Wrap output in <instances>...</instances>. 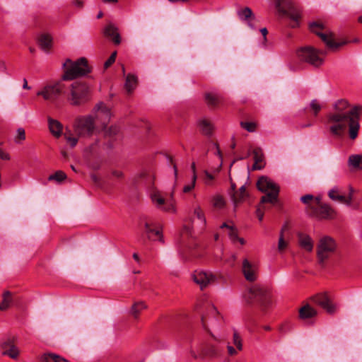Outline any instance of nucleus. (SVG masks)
<instances>
[{"mask_svg":"<svg viewBox=\"0 0 362 362\" xmlns=\"http://www.w3.org/2000/svg\"><path fill=\"white\" fill-rule=\"evenodd\" d=\"M333 112L327 115L326 124L330 134L334 137H342L348 129L351 139L354 140L360 129L359 119L362 106H351L344 99L337 100L333 105Z\"/></svg>","mask_w":362,"mask_h":362,"instance_id":"f257e3e1","label":"nucleus"},{"mask_svg":"<svg viewBox=\"0 0 362 362\" xmlns=\"http://www.w3.org/2000/svg\"><path fill=\"white\" fill-rule=\"evenodd\" d=\"M92 67L88 64L85 57H81L76 61L66 59L62 64L63 81H71L75 78L86 76L90 73Z\"/></svg>","mask_w":362,"mask_h":362,"instance_id":"f03ea898","label":"nucleus"},{"mask_svg":"<svg viewBox=\"0 0 362 362\" xmlns=\"http://www.w3.org/2000/svg\"><path fill=\"white\" fill-rule=\"evenodd\" d=\"M248 303H256L261 315L267 314L273 304L270 291L264 287L254 286L245 296Z\"/></svg>","mask_w":362,"mask_h":362,"instance_id":"7ed1b4c3","label":"nucleus"},{"mask_svg":"<svg viewBox=\"0 0 362 362\" xmlns=\"http://www.w3.org/2000/svg\"><path fill=\"white\" fill-rule=\"evenodd\" d=\"M303 203L307 205V213L317 218H332L334 211L327 204H322L318 197L314 198L311 194H306L300 197Z\"/></svg>","mask_w":362,"mask_h":362,"instance_id":"20e7f679","label":"nucleus"},{"mask_svg":"<svg viewBox=\"0 0 362 362\" xmlns=\"http://www.w3.org/2000/svg\"><path fill=\"white\" fill-rule=\"evenodd\" d=\"M296 54L299 61L315 67H319L324 63V58L327 52L310 45H305L299 47Z\"/></svg>","mask_w":362,"mask_h":362,"instance_id":"39448f33","label":"nucleus"},{"mask_svg":"<svg viewBox=\"0 0 362 362\" xmlns=\"http://www.w3.org/2000/svg\"><path fill=\"white\" fill-rule=\"evenodd\" d=\"M90 96L89 86L85 82L75 81L69 88L67 100L74 106H80L87 103Z\"/></svg>","mask_w":362,"mask_h":362,"instance_id":"423d86ee","label":"nucleus"},{"mask_svg":"<svg viewBox=\"0 0 362 362\" xmlns=\"http://www.w3.org/2000/svg\"><path fill=\"white\" fill-rule=\"evenodd\" d=\"M177 242L179 252L184 259H189L191 257L197 255V250L192 245V228L190 226H183Z\"/></svg>","mask_w":362,"mask_h":362,"instance_id":"0eeeda50","label":"nucleus"},{"mask_svg":"<svg viewBox=\"0 0 362 362\" xmlns=\"http://www.w3.org/2000/svg\"><path fill=\"white\" fill-rule=\"evenodd\" d=\"M311 32L315 33L320 37L327 47L331 51H337L340 47L347 44V41H337L332 33H327L325 31V25L320 21H314L309 25Z\"/></svg>","mask_w":362,"mask_h":362,"instance_id":"6e6552de","label":"nucleus"},{"mask_svg":"<svg viewBox=\"0 0 362 362\" xmlns=\"http://www.w3.org/2000/svg\"><path fill=\"white\" fill-rule=\"evenodd\" d=\"M257 187L259 191L266 193L261 198V205L266 203L274 205L277 202L279 187L270 179L266 176L260 177L257 181Z\"/></svg>","mask_w":362,"mask_h":362,"instance_id":"1a4fd4ad","label":"nucleus"},{"mask_svg":"<svg viewBox=\"0 0 362 362\" xmlns=\"http://www.w3.org/2000/svg\"><path fill=\"white\" fill-rule=\"evenodd\" d=\"M272 1L279 15L290 19L289 25L291 28H296L299 25L300 13L291 0H272Z\"/></svg>","mask_w":362,"mask_h":362,"instance_id":"9d476101","label":"nucleus"},{"mask_svg":"<svg viewBox=\"0 0 362 362\" xmlns=\"http://www.w3.org/2000/svg\"><path fill=\"white\" fill-rule=\"evenodd\" d=\"M74 131L81 138L90 137L96 129V124L93 115L80 116L75 119Z\"/></svg>","mask_w":362,"mask_h":362,"instance_id":"9b49d317","label":"nucleus"},{"mask_svg":"<svg viewBox=\"0 0 362 362\" xmlns=\"http://www.w3.org/2000/svg\"><path fill=\"white\" fill-rule=\"evenodd\" d=\"M337 243L335 240L329 236H323L320 238L317 244V257L321 265L325 264L336 252Z\"/></svg>","mask_w":362,"mask_h":362,"instance_id":"f8f14e48","label":"nucleus"},{"mask_svg":"<svg viewBox=\"0 0 362 362\" xmlns=\"http://www.w3.org/2000/svg\"><path fill=\"white\" fill-rule=\"evenodd\" d=\"M221 319V316L217 309L211 304L206 305L205 312L201 316L202 327L206 334L216 341H221L222 339L214 335L209 327V321H216L218 322Z\"/></svg>","mask_w":362,"mask_h":362,"instance_id":"ddd939ff","label":"nucleus"},{"mask_svg":"<svg viewBox=\"0 0 362 362\" xmlns=\"http://www.w3.org/2000/svg\"><path fill=\"white\" fill-rule=\"evenodd\" d=\"M63 89L64 85L61 81L48 83L37 92V95L51 103H55L63 93Z\"/></svg>","mask_w":362,"mask_h":362,"instance_id":"4468645a","label":"nucleus"},{"mask_svg":"<svg viewBox=\"0 0 362 362\" xmlns=\"http://www.w3.org/2000/svg\"><path fill=\"white\" fill-rule=\"evenodd\" d=\"M322 107L318 100H311L308 105L303 109L306 119L305 121L300 124V128L306 129L313 127L315 124V119L321 111Z\"/></svg>","mask_w":362,"mask_h":362,"instance_id":"2eb2a0df","label":"nucleus"},{"mask_svg":"<svg viewBox=\"0 0 362 362\" xmlns=\"http://www.w3.org/2000/svg\"><path fill=\"white\" fill-rule=\"evenodd\" d=\"M95 122H97L100 126L105 127L109 123L112 112L110 109L103 103L97 104L93 110Z\"/></svg>","mask_w":362,"mask_h":362,"instance_id":"dca6fc26","label":"nucleus"},{"mask_svg":"<svg viewBox=\"0 0 362 362\" xmlns=\"http://www.w3.org/2000/svg\"><path fill=\"white\" fill-rule=\"evenodd\" d=\"M16 340L15 337H8L1 341L0 348L3 355L8 356L13 359L18 358L20 352L16 346Z\"/></svg>","mask_w":362,"mask_h":362,"instance_id":"f3484780","label":"nucleus"},{"mask_svg":"<svg viewBox=\"0 0 362 362\" xmlns=\"http://www.w3.org/2000/svg\"><path fill=\"white\" fill-rule=\"evenodd\" d=\"M192 279L203 290L215 281L216 276L211 272L200 270L194 272Z\"/></svg>","mask_w":362,"mask_h":362,"instance_id":"a211bd4d","label":"nucleus"},{"mask_svg":"<svg viewBox=\"0 0 362 362\" xmlns=\"http://www.w3.org/2000/svg\"><path fill=\"white\" fill-rule=\"evenodd\" d=\"M140 224H144V233L146 235V238L148 239H151V233H155L159 238V240L163 242V238L159 228L160 226L159 223L154 221L153 219L148 218L146 216H144L141 218Z\"/></svg>","mask_w":362,"mask_h":362,"instance_id":"6ab92c4d","label":"nucleus"},{"mask_svg":"<svg viewBox=\"0 0 362 362\" xmlns=\"http://www.w3.org/2000/svg\"><path fill=\"white\" fill-rule=\"evenodd\" d=\"M205 334V340L201 346L200 351L202 355L214 357L218 355L219 350L217 345L214 343L216 342L214 339L210 337L207 334ZM221 341H217L220 343Z\"/></svg>","mask_w":362,"mask_h":362,"instance_id":"aec40b11","label":"nucleus"},{"mask_svg":"<svg viewBox=\"0 0 362 362\" xmlns=\"http://www.w3.org/2000/svg\"><path fill=\"white\" fill-rule=\"evenodd\" d=\"M241 270L244 277L247 281L253 282L257 279V267L247 259L243 260Z\"/></svg>","mask_w":362,"mask_h":362,"instance_id":"412c9836","label":"nucleus"},{"mask_svg":"<svg viewBox=\"0 0 362 362\" xmlns=\"http://www.w3.org/2000/svg\"><path fill=\"white\" fill-rule=\"evenodd\" d=\"M312 300L329 314L334 313L335 311L334 306L332 305L330 298L326 293L317 294L312 298Z\"/></svg>","mask_w":362,"mask_h":362,"instance_id":"4be33fe9","label":"nucleus"},{"mask_svg":"<svg viewBox=\"0 0 362 362\" xmlns=\"http://www.w3.org/2000/svg\"><path fill=\"white\" fill-rule=\"evenodd\" d=\"M152 201L157 204L161 209L167 212L175 211V207L172 202H165L163 197H161L159 192L153 191L151 194Z\"/></svg>","mask_w":362,"mask_h":362,"instance_id":"5701e85b","label":"nucleus"},{"mask_svg":"<svg viewBox=\"0 0 362 362\" xmlns=\"http://www.w3.org/2000/svg\"><path fill=\"white\" fill-rule=\"evenodd\" d=\"M248 196L247 192H246V188L245 185H243L238 191H236V193L230 192V199L234 204V209L236 210L238 204L243 202L245 197Z\"/></svg>","mask_w":362,"mask_h":362,"instance_id":"b1692460","label":"nucleus"},{"mask_svg":"<svg viewBox=\"0 0 362 362\" xmlns=\"http://www.w3.org/2000/svg\"><path fill=\"white\" fill-rule=\"evenodd\" d=\"M15 300V296L11 291H4L2 293V300L0 303V310H6L14 303Z\"/></svg>","mask_w":362,"mask_h":362,"instance_id":"393cba45","label":"nucleus"},{"mask_svg":"<svg viewBox=\"0 0 362 362\" xmlns=\"http://www.w3.org/2000/svg\"><path fill=\"white\" fill-rule=\"evenodd\" d=\"M254 164L252 165V170H261L264 168V154L261 148H255L253 151Z\"/></svg>","mask_w":362,"mask_h":362,"instance_id":"a878e982","label":"nucleus"},{"mask_svg":"<svg viewBox=\"0 0 362 362\" xmlns=\"http://www.w3.org/2000/svg\"><path fill=\"white\" fill-rule=\"evenodd\" d=\"M104 34L106 37L110 38L115 44H120V35L117 32V28L112 24H109L105 27Z\"/></svg>","mask_w":362,"mask_h":362,"instance_id":"bb28decb","label":"nucleus"},{"mask_svg":"<svg viewBox=\"0 0 362 362\" xmlns=\"http://www.w3.org/2000/svg\"><path fill=\"white\" fill-rule=\"evenodd\" d=\"M316 315L317 311L309 305H305L299 310V317L301 320L305 321L310 320L315 317Z\"/></svg>","mask_w":362,"mask_h":362,"instance_id":"cd10ccee","label":"nucleus"},{"mask_svg":"<svg viewBox=\"0 0 362 362\" xmlns=\"http://www.w3.org/2000/svg\"><path fill=\"white\" fill-rule=\"evenodd\" d=\"M101 127L105 138L109 139L107 141V146L110 148L112 147V140L114 139V137L117 134L118 129L117 127L112 126L107 127V125H105V127L103 126H101Z\"/></svg>","mask_w":362,"mask_h":362,"instance_id":"c85d7f7f","label":"nucleus"},{"mask_svg":"<svg viewBox=\"0 0 362 362\" xmlns=\"http://www.w3.org/2000/svg\"><path fill=\"white\" fill-rule=\"evenodd\" d=\"M200 132L205 136H211L213 134L214 127L212 124L206 119H200L198 122Z\"/></svg>","mask_w":362,"mask_h":362,"instance_id":"c756f323","label":"nucleus"},{"mask_svg":"<svg viewBox=\"0 0 362 362\" xmlns=\"http://www.w3.org/2000/svg\"><path fill=\"white\" fill-rule=\"evenodd\" d=\"M147 307V305L144 301L135 302L131 307L129 313L134 320H138L141 312L146 309Z\"/></svg>","mask_w":362,"mask_h":362,"instance_id":"7c9ffc66","label":"nucleus"},{"mask_svg":"<svg viewBox=\"0 0 362 362\" xmlns=\"http://www.w3.org/2000/svg\"><path fill=\"white\" fill-rule=\"evenodd\" d=\"M49 129L52 134L59 137L62 134V124L57 120L52 119L50 117L47 118Z\"/></svg>","mask_w":362,"mask_h":362,"instance_id":"2f4dec72","label":"nucleus"},{"mask_svg":"<svg viewBox=\"0 0 362 362\" xmlns=\"http://www.w3.org/2000/svg\"><path fill=\"white\" fill-rule=\"evenodd\" d=\"M138 83V78L137 77L132 74H129L126 76L125 83H124V88L127 93L131 94L134 90L136 88Z\"/></svg>","mask_w":362,"mask_h":362,"instance_id":"473e14b6","label":"nucleus"},{"mask_svg":"<svg viewBox=\"0 0 362 362\" xmlns=\"http://www.w3.org/2000/svg\"><path fill=\"white\" fill-rule=\"evenodd\" d=\"M140 180H143L146 185L151 186L153 183L154 175L151 173L142 172L133 179V184H138Z\"/></svg>","mask_w":362,"mask_h":362,"instance_id":"72a5a7b5","label":"nucleus"},{"mask_svg":"<svg viewBox=\"0 0 362 362\" xmlns=\"http://www.w3.org/2000/svg\"><path fill=\"white\" fill-rule=\"evenodd\" d=\"M298 241L300 245L308 252H311L313 249V242L311 238L303 233L298 234Z\"/></svg>","mask_w":362,"mask_h":362,"instance_id":"f704fd0d","label":"nucleus"},{"mask_svg":"<svg viewBox=\"0 0 362 362\" xmlns=\"http://www.w3.org/2000/svg\"><path fill=\"white\" fill-rule=\"evenodd\" d=\"M348 164L356 170L362 169V154H354L349 157Z\"/></svg>","mask_w":362,"mask_h":362,"instance_id":"c9c22d12","label":"nucleus"},{"mask_svg":"<svg viewBox=\"0 0 362 362\" xmlns=\"http://www.w3.org/2000/svg\"><path fill=\"white\" fill-rule=\"evenodd\" d=\"M38 42L44 50H49L52 47V39L48 34H41L38 37Z\"/></svg>","mask_w":362,"mask_h":362,"instance_id":"e433bc0d","label":"nucleus"},{"mask_svg":"<svg viewBox=\"0 0 362 362\" xmlns=\"http://www.w3.org/2000/svg\"><path fill=\"white\" fill-rule=\"evenodd\" d=\"M41 361L42 362H67L65 358L52 353L45 354L42 356Z\"/></svg>","mask_w":362,"mask_h":362,"instance_id":"4c0bfd02","label":"nucleus"},{"mask_svg":"<svg viewBox=\"0 0 362 362\" xmlns=\"http://www.w3.org/2000/svg\"><path fill=\"white\" fill-rule=\"evenodd\" d=\"M204 99L207 105L212 107H216L220 102L219 97L211 93H205Z\"/></svg>","mask_w":362,"mask_h":362,"instance_id":"58836bf2","label":"nucleus"},{"mask_svg":"<svg viewBox=\"0 0 362 362\" xmlns=\"http://www.w3.org/2000/svg\"><path fill=\"white\" fill-rule=\"evenodd\" d=\"M329 197L333 200L342 203L344 201V196L339 194V189L337 187L331 189L328 192Z\"/></svg>","mask_w":362,"mask_h":362,"instance_id":"ea45409f","label":"nucleus"},{"mask_svg":"<svg viewBox=\"0 0 362 362\" xmlns=\"http://www.w3.org/2000/svg\"><path fill=\"white\" fill-rule=\"evenodd\" d=\"M233 344L238 351H242L243 348V340L237 330L233 331Z\"/></svg>","mask_w":362,"mask_h":362,"instance_id":"a19ab883","label":"nucleus"},{"mask_svg":"<svg viewBox=\"0 0 362 362\" xmlns=\"http://www.w3.org/2000/svg\"><path fill=\"white\" fill-rule=\"evenodd\" d=\"M66 178V175L61 170L57 171L55 173L49 176L48 180L49 181H56L57 182H61Z\"/></svg>","mask_w":362,"mask_h":362,"instance_id":"79ce46f5","label":"nucleus"},{"mask_svg":"<svg viewBox=\"0 0 362 362\" xmlns=\"http://www.w3.org/2000/svg\"><path fill=\"white\" fill-rule=\"evenodd\" d=\"M243 320L245 325V327L248 329H251V327L254 325L255 323V320H254V317L252 316V315L250 313H247L244 315L243 317Z\"/></svg>","mask_w":362,"mask_h":362,"instance_id":"37998d69","label":"nucleus"},{"mask_svg":"<svg viewBox=\"0 0 362 362\" xmlns=\"http://www.w3.org/2000/svg\"><path fill=\"white\" fill-rule=\"evenodd\" d=\"M238 15L241 18L247 20L253 16V13L250 8L245 7L238 12Z\"/></svg>","mask_w":362,"mask_h":362,"instance_id":"c03bdc74","label":"nucleus"},{"mask_svg":"<svg viewBox=\"0 0 362 362\" xmlns=\"http://www.w3.org/2000/svg\"><path fill=\"white\" fill-rule=\"evenodd\" d=\"M194 214L198 219L202 221L203 226H205L206 218L204 216V211L199 206H197L194 209Z\"/></svg>","mask_w":362,"mask_h":362,"instance_id":"a18cd8bd","label":"nucleus"},{"mask_svg":"<svg viewBox=\"0 0 362 362\" xmlns=\"http://www.w3.org/2000/svg\"><path fill=\"white\" fill-rule=\"evenodd\" d=\"M355 192V189L352 187H349V193L347 197L344 196V201H342L341 204H344L349 206H351V202L354 199V194Z\"/></svg>","mask_w":362,"mask_h":362,"instance_id":"49530a36","label":"nucleus"},{"mask_svg":"<svg viewBox=\"0 0 362 362\" xmlns=\"http://www.w3.org/2000/svg\"><path fill=\"white\" fill-rule=\"evenodd\" d=\"M226 205V202L223 197L216 195L214 198V206L216 208H223Z\"/></svg>","mask_w":362,"mask_h":362,"instance_id":"de8ad7c7","label":"nucleus"},{"mask_svg":"<svg viewBox=\"0 0 362 362\" xmlns=\"http://www.w3.org/2000/svg\"><path fill=\"white\" fill-rule=\"evenodd\" d=\"M240 126L249 132H253L256 129V124L253 122H241Z\"/></svg>","mask_w":362,"mask_h":362,"instance_id":"09e8293b","label":"nucleus"},{"mask_svg":"<svg viewBox=\"0 0 362 362\" xmlns=\"http://www.w3.org/2000/svg\"><path fill=\"white\" fill-rule=\"evenodd\" d=\"M228 235L232 240H233V241L238 240V241H240V243L242 245L245 244L244 240L238 238L237 232L233 228H230Z\"/></svg>","mask_w":362,"mask_h":362,"instance_id":"8fccbe9b","label":"nucleus"},{"mask_svg":"<svg viewBox=\"0 0 362 362\" xmlns=\"http://www.w3.org/2000/svg\"><path fill=\"white\" fill-rule=\"evenodd\" d=\"M288 247V242L285 240V238L279 237L278 242V250L282 253L285 251Z\"/></svg>","mask_w":362,"mask_h":362,"instance_id":"3c124183","label":"nucleus"},{"mask_svg":"<svg viewBox=\"0 0 362 362\" xmlns=\"http://www.w3.org/2000/svg\"><path fill=\"white\" fill-rule=\"evenodd\" d=\"M204 177L203 180L205 184L208 185H211L212 184L213 180H214V176L209 173L207 170L204 171Z\"/></svg>","mask_w":362,"mask_h":362,"instance_id":"603ef678","label":"nucleus"},{"mask_svg":"<svg viewBox=\"0 0 362 362\" xmlns=\"http://www.w3.org/2000/svg\"><path fill=\"white\" fill-rule=\"evenodd\" d=\"M197 182V177L192 176V182L190 184L186 185L183 188V192L188 193L195 187Z\"/></svg>","mask_w":362,"mask_h":362,"instance_id":"864d4df0","label":"nucleus"},{"mask_svg":"<svg viewBox=\"0 0 362 362\" xmlns=\"http://www.w3.org/2000/svg\"><path fill=\"white\" fill-rule=\"evenodd\" d=\"M117 52H114L113 53H112L109 59L104 64L105 69H107L115 62Z\"/></svg>","mask_w":362,"mask_h":362,"instance_id":"5fc2aeb1","label":"nucleus"},{"mask_svg":"<svg viewBox=\"0 0 362 362\" xmlns=\"http://www.w3.org/2000/svg\"><path fill=\"white\" fill-rule=\"evenodd\" d=\"M25 139V132L23 128H18L17 130V136L16 137V141L19 142Z\"/></svg>","mask_w":362,"mask_h":362,"instance_id":"6e6d98bb","label":"nucleus"},{"mask_svg":"<svg viewBox=\"0 0 362 362\" xmlns=\"http://www.w3.org/2000/svg\"><path fill=\"white\" fill-rule=\"evenodd\" d=\"M64 136L71 147H74L76 145L78 142V138L73 136L71 134H65Z\"/></svg>","mask_w":362,"mask_h":362,"instance_id":"4d7b16f0","label":"nucleus"},{"mask_svg":"<svg viewBox=\"0 0 362 362\" xmlns=\"http://www.w3.org/2000/svg\"><path fill=\"white\" fill-rule=\"evenodd\" d=\"M168 161H169V163L173 165V170H174V175H175V180H177V166L175 165V163H174V161H173V157L169 156V155H167L166 156Z\"/></svg>","mask_w":362,"mask_h":362,"instance_id":"13d9d810","label":"nucleus"},{"mask_svg":"<svg viewBox=\"0 0 362 362\" xmlns=\"http://www.w3.org/2000/svg\"><path fill=\"white\" fill-rule=\"evenodd\" d=\"M227 351H228V354L230 356H236L238 354V349L235 348H234L232 345H230V344H228L227 345Z\"/></svg>","mask_w":362,"mask_h":362,"instance_id":"bf43d9fd","label":"nucleus"},{"mask_svg":"<svg viewBox=\"0 0 362 362\" xmlns=\"http://www.w3.org/2000/svg\"><path fill=\"white\" fill-rule=\"evenodd\" d=\"M90 178L92 182L97 185L98 187H102V182L100 180V178L95 174H92L90 175Z\"/></svg>","mask_w":362,"mask_h":362,"instance_id":"052dcab7","label":"nucleus"},{"mask_svg":"<svg viewBox=\"0 0 362 362\" xmlns=\"http://www.w3.org/2000/svg\"><path fill=\"white\" fill-rule=\"evenodd\" d=\"M256 215L259 221H262L264 218V211L261 206H259L256 210Z\"/></svg>","mask_w":362,"mask_h":362,"instance_id":"680f3d73","label":"nucleus"},{"mask_svg":"<svg viewBox=\"0 0 362 362\" xmlns=\"http://www.w3.org/2000/svg\"><path fill=\"white\" fill-rule=\"evenodd\" d=\"M112 176H114L115 177H116L117 179H122L124 176L123 173L122 171L117 170H112Z\"/></svg>","mask_w":362,"mask_h":362,"instance_id":"e2e57ef3","label":"nucleus"},{"mask_svg":"<svg viewBox=\"0 0 362 362\" xmlns=\"http://www.w3.org/2000/svg\"><path fill=\"white\" fill-rule=\"evenodd\" d=\"M230 191H229V193L230 192H235L236 193V185H235V183H234L231 179V177H230Z\"/></svg>","mask_w":362,"mask_h":362,"instance_id":"0e129e2a","label":"nucleus"},{"mask_svg":"<svg viewBox=\"0 0 362 362\" xmlns=\"http://www.w3.org/2000/svg\"><path fill=\"white\" fill-rule=\"evenodd\" d=\"M6 65L5 62L0 60V71L3 72H6Z\"/></svg>","mask_w":362,"mask_h":362,"instance_id":"69168bd1","label":"nucleus"},{"mask_svg":"<svg viewBox=\"0 0 362 362\" xmlns=\"http://www.w3.org/2000/svg\"><path fill=\"white\" fill-rule=\"evenodd\" d=\"M74 4L75 6H76L78 8H82L83 6V2L81 0H75L74 1Z\"/></svg>","mask_w":362,"mask_h":362,"instance_id":"338daca9","label":"nucleus"},{"mask_svg":"<svg viewBox=\"0 0 362 362\" xmlns=\"http://www.w3.org/2000/svg\"><path fill=\"white\" fill-rule=\"evenodd\" d=\"M260 33H262V35L264 36V42L267 40V35L268 33V31H267V29L266 28H263L260 30Z\"/></svg>","mask_w":362,"mask_h":362,"instance_id":"774afa93","label":"nucleus"}]
</instances>
